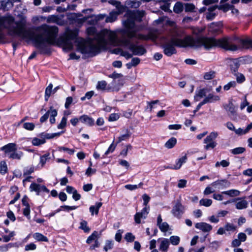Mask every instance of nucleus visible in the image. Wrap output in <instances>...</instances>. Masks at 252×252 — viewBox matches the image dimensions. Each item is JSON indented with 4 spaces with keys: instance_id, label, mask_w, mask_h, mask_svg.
<instances>
[{
    "instance_id": "f257e3e1",
    "label": "nucleus",
    "mask_w": 252,
    "mask_h": 252,
    "mask_svg": "<svg viewBox=\"0 0 252 252\" xmlns=\"http://www.w3.org/2000/svg\"><path fill=\"white\" fill-rule=\"evenodd\" d=\"M3 29L7 30L9 35H17L22 39L32 40L42 54L50 52L49 45L56 43L59 32L57 26L47 25L37 28L35 32L31 29H27L26 21L24 19L15 22L13 17L10 15L0 16V40L5 36Z\"/></svg>"
},
{
    "instance_id": "f03ea898",
    "label": "nucleus",
    "mask_w": 252,
    "mask_h": 252,
    "mask_svg": "<svg viewBox=\"0 0 252 252\" xmlns=\"http://www.w3.org/2000/svg\"><path fill=\"white\" fill-rule=\"evenodd\" d=\"M87 33L89 35H93L87 41L82 38L77 37L76 31L67 29L64 35L58 39V44L63 50L68 51L73 48L72 41L75 39L77 50L83 54H87L89 57H94L98 54L101 48L105 47L108 43L116 45L118 43V38L115 32L103 30L99 32H96L95 27H91L87 29Z\"/></svg>"
},
{
    "instance_id": "7ed1b4c3",
    "label": "nucleus",
    "mask_w": 252,
    "mask_h": 252,
    "mask_svg": "<svg viewBox=\"0 0 252 252\" xmlns=\"http://www.w3.org/2000/svg\"><path fill=\"white\" fill-rule=\"evenodd\" d=\"M203 28H195L192 31V34L194 37L190 35H187L183 38L187 47H200L202 46L207 50L219 46L222 48L232 51H235L238 49L237 45L235 44L236 43V39L233 37H224L219 40L214 38L206 37L202 35L204 31Z\"/></svg>"
},
{
    "instance_id": "20e7f679",
    "label": "nucleus",
    "mask_w": 252,
    "mask_h": 252,
    "mask_svg": "<svg viewBox=\"0 0 252 252\" xmlns=\"http://www.w3.org/2000/svg\"><path fill=\"white\" fill-rule=\"evenodd\" d=\"M127 19L125 21L126 29L122 31V35L134 37L136 35L135 21H141L145 15L144 11L128 10L126 13Z\"/></svg>"
},
{
    "instance_id": "39448f33",
    "label": "nucleus",
    "mask_w": 252,
    "mask_h": 252,
    "mask_svg": "<svg viewBox=\"0 0 252 252\" xmlns=\"http://www.w3.org/2000/svg\"><path fill=\"white\" fill-rule=\"evenodd\" d=\"M181 38L182 34L179 32L176 31L172 33L170 39L166 41L162 45L164 54L170 57L177 53L176 47H187V45Z\"/></svg>"
},
{
    "instance_id": "423d86ee",
    "label": "nucleus",
    "mask_w": 252,
    "mask_h": 252,
    "mask_svg": "<svg viewBox=\"0 0 252 252\" xmlns=\"http://www.w3.org/2000/svg\"><path fill=\"white\" fill-rule=\"evenodd\" d=\"M122 39H118V43L116 45H121L131 51L133 55L141 56L146 53V49L142 45L137 46L132 42L135 37H129L128 36L122 35Z\"/></svg>"
},
{
    "instance_id": "0eeeda50",
    "label": "nucleus",
    "mask_w": 252,
    "mask_h": 252,
    "mask_svg": "<svg viewBox=\"0 0 252 252\" xmlns=\"http://www.w3.org/2000/svg\"><path fill=\"white\" fill-rule=\"evenodd\" d=\"M0 150L4 152L5 156L9 158L20 160L23 155L21 151L17 150L16 145L15 143H9L1 148Z\"/></svg>"
},
{
    "instance_id": "6e6552de",
    "label": "nucleus",
    "mask_w": 252,
    "mask_h": 252,
    "mask_svg": "<svg viewBox=\"0 0 252 252\" xmlns=\"http://www.w3.org/2000/svg\"><path fill=\"white\" fill-rule=\"evenodd\" d=\"M218 135L217 132H212L204 139V143L206 144L204 147L205 149H213L216 146L217 143L215 140Z\"/></svg>"
},
{
    "instance_id": "1a4fd4ad",
    "label": "nucleus",
    "mask_w": 252,
    "mask_h": 252,
    "mask_svg": "<svg viewBox=\"0 0 252 252\" xmlns=\"http://www.w3.org/2000/svg\"><path fill=\"white\" fill-rule=\"evenodd\" d=\"M185 207L182 204L180 200H177L173 207L171 212L176 218L180 219L185 212Z\"/></svg>"
},
{
    "instance_id": "9d476101",
    "label": "nucleus",
    "mask_w": 252,
    "mask_h": 252,
    "mask_svg": "<svg viewBox=\"0 0 252 252\" xmlns=\"http://www.w3.org/2000/svg\"><path fill=\"white\" fill-rule=\"evenodd\" d=\"M223 107L227 111L228 115L232 120H235L237 117V114L236 110V107L232 102V100H229L228 104L223 105Z\"/></svg>"
},
{
    "instance_id": "9b49d317",
    "label": "nucleus",
    "mask_w": 252,
    "mask_h": 252,
    "mask_svg": "<svg viewBox=\"0 0 252 252\" xmlns=\"http://www.w3.org/2000/svg\"><path fill=\"white\" fill-rule=\"evenodd\" d=\"M149 207L145 206L141 212L137 213L134 216V220L136 223L139 224L141 222V218H145L149 212Z\"/></svg>"
},
{
    "instance_id": "f8f14e48",
    "label": "nucleus",
    "mask_w": 252,
    "mask_h": 252,
    "mask_svg": "<svg viewBox=\"0 0 252 252\" xmlns=\"http://www.w3.org/2000/svg\"><path fill=\"white\" fill-rule=\"evenodd\" d=\"M213 186H219V189L226 188L230 186V183L227 180H219L212 183Z\"/></svg>"
},
{
    "instance_id": "ddd939ff",
    "label": "nucleus",
    "mask_w": 252,
    "mask_h": 252,
    "mask_svg": "<svg viewBox=\"0 0 252 252\" xmlns=\"http://www.w3.org/2000/svg\"><path fill=\"white\" fill-rule=\"evenodd\" d=\"M195 227L203 232H209L212 229V226L205 222H198L195 224Z\"/></svg>"
},
{
    "instance_id": "4468645a",
    "label": "nucleus",
    "mask_w": 252,
    "mask_h": 252,
    "mask_svg": "<svg viewBox=\"0 0 252 252\" xmlns=\"http://www.w3.org/2000/svg\"><path fill=\"white\" fill-rule=\"evenodd\" d=\"M136 39H142L144 40H147L151 39L155 40L157 39V36L153 33H150L148 35H144L142 34H138L136 32V35L134 36Z\"/></svg>"
},
{
    "instance_id": "2eb2a0df",
    "label": "nucleus",
    "mask_w": 252,
    "mask_h": 252,
    "mask_svg": "<svg viewBox=\"0 0 252 252\" xmlns=\"http://www.w3.org/2000/svg\"><path fill=\"white\" fill-rule=\"evenodd\" d=\"M222 24L221 22L212 23L209 26V31L213 33H217L221 29Z\"/></svg>"
},
{
    "instance_id": "dca6fc26",
    "label": "nucleus",
    "mask_w": 252,
    "mask_h": 252,
    "mask_svg": "<svg viewBox=\"0 0 252 252\" xmlns=\"http://www.w3.org/2000/svg\"><path fill=\"white\" fill-rule=\"evenodd\" d=\"M236 39V43L240 44L242 47L252 48V40L249 39H240L238 37H235Z\"/></svg>"
},
{
    "instance_id": "f3484780",
    "label": "nucleus",
    "mask_w": 252,
    "mask_h": 252,
    "mask_svg": "<svg viewBox=\"0 0 252 252\" xmlns=\"http://www.w3.org/2000/svg\"><path fill=\"white\" fill-rule=\"evenodd\" d=\"M79 121L89 126H92L94 124V120L88 115H84L79 117Z\"/></svg>"
},
{
    "instance_id": "a211bd4d",
    "label": "nucleus",
    "mask_w": 252,
    "mask_h": 252,
    "mask_svg": "<svg viewBox=\"0 0 252 252\" xmlns=\"http://www.w3.org/2000/svg\"><path fill=\"white\" fill-rule=\"evenodd\" d=\"M122 13H120L119 10H117L116 11H112L109 13V15L106 18L105 21L106 22H113L116 20L117 16L119 15Z\"/></svg>"
},
{
    "instance_id": "6ab92c4d",
    "label": "nucleus",
    "mask_w": 252,
    "mask_h": 252,
    "mask_svg": "<svg viewBox=\"0 0 252 252\" xmlns=\"http://www.w3.org/2000/svg\"><path fill=\"white\" fill-rule=\"evenodd\" d=\"M108 2L115 6L117 10H119L120 13H123L125 11V7L121 4L120 1L115 0H109Z\"/></svg>"
},
{
    "instance_id": "aec40b11",
    "label": "nucleus",
    "mask_w": 252,
    "mask_h": 252,
    "mask_svg": "<svg viewBox=\"0 0 252 252\" xmlns=\"http://www.w3.org/2000/svg\"><path fill=\"white\" fill-rule=\"evenodd\" d=\"M220 100V97L214 95L212 94H209L202 101L204 104L207 103H212Z\"/></svg>"
},
{
    "instance_id": "412c9836",
    "label": "nucleus",
    "mask_w": 252,
    "mask_h": 252,
    "mask_svg": "<svg viewBox=\"0 0 252 252\" xmlns=\"http://www.w3.org/2000/svg\"><path fill=\"white\" fill-rule=\"evenodd\" d=\"M240 66L239 62L237 59H234L230 62V67L232 73H235Z\"/></svg>"
},
{
    "instance_id": "4be33fe9",
    "label": "nucleus",
    "mask_w": 252,
    "mask_h": 252,
    "mask_svg": "<svg viewBox=\"0 0 252 252\" xmlns=\"http://www.w3.org/2000/svg\"><path fill=\"white\" fill-rule=\"evenodd\" d=\"M169 246V241L168 239L164 238L161 242L159 250L163 252H167Z\"/></svg>"
},
{
    "instance_id": "5701e85b",
    "label": "nucleus",
    "mask_w": 252,
    "mask_h": 252,
    "mask_svg": "<svg viewBox=\"0 0 252 252\" xmlns=\"http://www.w3.org/2000/svg\"><path fill=\"white\" fill-rule=\"evenodd\" d=\"M102 205V203L101 202H97L95 203V205L91 206L89 209L92 215H94V212L95 215H97L99 209L101 207Z\"/></svg>"
},
{
    "instance_id": "b1692460",
    "label": "nucleus",
    "mask_w": 252,
    "mask_h": 252,
    "mask_svg": "<svg viewBox=\"0 0 252 252\" xmlns=\"http://www.w3.org/2000/svg\"><path fill=\"white\" fill-rule=\"evenodd\" d=\"M187 159V157L186 155H185V156L182 157L181 158H179L177 160L176 165L173 166L174 169V170L179 169L181 167L182 164L184 163H185L186 162Z\"/></svg>"
},
{
    "instance_id": "393cba45",
    "label": "nucleus",
    "mask_w": 252,
    "mask_h": 252,
    "mask_svg": "<svg viewBox=\"0 0 252 252\" xmlns=\"http://www.w3.org/2000/svg\"><path fill=\"white\" fill-rule=\"evenodd\" d=\"M184 9V5L182 2L178 1L177 2L173 8V11L176 13H181Z\"/></svg>"
},
{
    "instance_id": "a878e982",
    "label": "nucleus",
    "mask_w": 252,
    "mask_h": 252,
    "mask_svg": "<svg viewBox=\"0 0 252 252\" xmlns=\"http://www.w3.org/2000/svg\"><path fill=\"white\" fill-rule=\"evenodd\" d=\"M177 143L175 137H171L165 144V147L168 149H171L174 147Z\"/></svg>"
},
{
    "instance_id": "bb28decb",
    "label": "nucleus",
    "mask_w": 252,
    "mask_h": 252,
    "mask_svg": "<svg viewBox=\"0 0 252 252\" xmlns=\"http://www.w3.org/2000/svg\"><path fill=\"white\" fill-rule=\"evenodd\" d=\"M53 85L50 83L48 86L46 88L45 92V100L46 101L48 100L49 97L51 96L52 93H53Z\"/></svg>"
},
{
    "instance_id": "cd10ccee",
    "label": "nucleus",
    "mask_w": 252,
    "mask_h": 252,
    "mask_svg": "<svg viewBox=\"0 0 252 252\" xmlns=\"http://www.w3.org/2000/svg\"><path fill=\"white\" fill-rule=\"evenodd\" d=\"M50 122L51 124H53L55 123L56 120L55 117L57 115V111L53 109V106L50 107Z\"/></svg>"
},
{
    "instance_id": "c85d7f7f",
    "label": "nucleus",
    "mask_w": 252,
    "mask_h": 252,
    "mask_svg": "<svg viewBox=\"0 0 252 252\" xmlns=\"http://www.w3.org/2000/svg\"><path fill=\"white\" fill-rule=\"evenodd\" d=\"M98 237V232L94 231L93 233L88 238L86 242L88 244H91L93 241L97 240Z\"/></svg>"
},
{
    "instance_id": "c756f323",
    "label": "nucleus",
    "mask_w": 252,
    "mask_h": 252,
    "mask_svg": "<svg viewBox=\"0 0 252 252\" xmlns=\"http://www.w3.org/2000/svg\"><path fill=\"white\" fill-rule=\"evenodd\" d=\"M221 193L233 197L238 196L240 194V191L236 189H231L227 191H222Z\"/></svg>"
},
{
    "instance_id": "7c9ffc66",
    "label": "nucleus",
    "mask_w": 252,
    "mask_h": 252,
    "mask_svg": "<svg viewBox=\"0 0 252 252\" xmlns=\"http://www.w3.org/2000/svg\"><path fill=\"white\" fill-rule=\"evenodd\" d=\"M195 9V6L193 3H187L185 4V11L186 12H193Z\"/></svg>"
},
{
    "instance_id": "2f4dec72",
    "label": "nucleus",
    "mask_w": 252,
    "mask_h": 252,
    "mask_svg": "<svg viewBox=\"0 0 252 252\" xmlns=\"http://www.w3.org/2000/svg\"><path fill=\"white\" fill-rule=\"evenodd\" d=\"M248 205V202L245 200H242L237 202L236 207L238 209H243L246 208Z\"/></svg>"
},
{
    "instance_id": "473e14b6",
    "label": "nucleus",
    "mask_w": 252,
    "mask_h": 252,
    "mask_svg": "<svg viewBox=\"0 0 252 252\" xmlns=\"http://www.w3.org/2000/svg\"><path fill=\"white\" fill-rule=\"evenodd\" d=\"M34 238L38 241L48 242V238L41 233H35L34 234Z\"/></svg>"
},
{
    "instance_id": "72a5a7b5",
    "label": "nucleus",
    "mask_w": 252,
    "mask_h": 252,
    "mask_svg": "<svg viewBox=\"0 0 252 252\" xmlns=\"http://www.w3.org/2000/svg\"><path fill=\"white\" fill-rule=\"evenodd\" d=\"M231 5L229 3H225V4H220V5H218V9L219 10H222L224 12H226L230 9Z\"/></svg>"
},
{
    "instance_id": "f704fd0d",
    "label": "nucleus",
    "mask_w": 252,
    "mask_h": 252,
    "mask_svg": "<svg viewBox=\"0 0 252 252\" xmlns=\"http://www.w3.org/2000/svg\"><path fill=\"white\" fill-rule=\"evenodd\" d=\"M126 3L127 5H130V3H132V4L130 6V7L137 8L140 6L141 1L140 0H128L126 1Z\"/></svg>"
},
{
    "instance_id": "c9c22d12",
    "label": "nucleus",
    "mask_w": 252,
    "mask_h": 252,
    "mask_svg": "<svg viewBox=\"0 0 252 252\" xmlns=\"http://www.w3.org/2000/svg\"><path fill=\"white\" fill-rule=\"evenodd\" d=\"M131 135L130 132L128 130H126V133L125 134H123L121 136L119 137L118 140L117 142V144L121 142L122 141L126 140L129 139Z\"/></svg>"
},
{
    "instance_id": "e433bc0d",
    "label": "nucleus",
    "mask_w": 252,
    "mask_h": 252,
    "mask_svg": "<svg viewBox=\"0 0 252 252\" xmlns=\"http://www.w3.org/2000/svg\"><path fill=\"white\" fill-rule=\"evenodd\" d=\"M206 91H207L206 89H203L200 90L198 91V93L196 94V95L194 96L195 99L196 101H198L199 100L197 98L198 97L202 98L204 96H205L206 95V93H207Z\"/></svg>"
},
{
    "instance_id": "4c0bfd02",
    "label": "nucleus",
    "mask_w": 252,
    "mask_h": 252,
    "mask_svg": "<svg viewBox=\"0 0 252 252\" xmlns=\"http://www.w3.org/2000/svg\"><path fill=\"white\" fill-rule=\"evenodd\" d=\"M30 189L31 191H36L37 194H39V193L41 191L40 185L34 183L30 185Z\"/></svg>"
},
{
    "instance_id": "58836bf2",
    "label": "nucleus",
    "mask_w": 252,
    "mask_h": 252,
    "mask_svg": "<svg viewBox=\"0 0 252 252\" xmlns=\"http://www.w3.org/2000/svg\"><path fill=\"white\" fill-rule=\"evenodd\" d=\"M216 72L214 71H210L206 72L204 75V79L205 80H210L215 77Z\"/></svg>"
},
{
    "instance_id": "ea45409f",
    "label": "nucleus",
    "mask_w": 252,
    "mask_h": 252,
    "mask_svg": "<svg viewBox=\"0 0 252 252\" xmlns=\"http://www.w3.org/2000/svg\"><path fill=\"white\" fill-rule=\"evenodd\" d=\"M245 148L238 147L231 150V153L233 155H238L243 153L244 152H245Z\"/></svg>"
},
{
    "instance_id": "a19ab883",
    "label": "nucleus",
    "mask_w": 252,
    "mask_h": 252,
    "mask_svg": "<svg viewBox=\"0 0 252 252\" xmlns=\"http://www.w3.org/2000/svg\"><path fill=\"white\" fill-rule=\"evenodd\" d=\"M79 228L83 230L85 233H88L90 231V228L87 226V222L86 220H82L80 222Z\"/></svg>"
},
{
    "instance_id": "79ce46f5",
    "label": "nucleus",
    "mask_w": 252,
    "mask_h": 252,
    "mask_svg": "<svg viewBox=\"0 0 252 252\" xmlns=\"http://www.w3.org/2000/svg\"><path fill=\"white\" fill-rule=\"evenodd\" d=\"M200 205L205 207H209L211 205L212 201L210 199H202L199 201Z\"/></svg>"
},
{
    "instance_id": "37998d69",
    "label": "nucleus",
    "mask_w": 252,
    "mask_h": 252,
    "mask_svg": "<svg viewBox=\"0 0 252 252\" xmlns=\"http://www.w3.org/2000/svg\"><path fill=\"white\" fill-rule=\"evenodd\" d=\"M45 140L44 139H38V138H34L32 140V144L34 146H39L45 143Z\"/></svg>"
},
{
    "instance_id": "c03bdc74",
    "label": "nucleus",
    "mask_w": 252,
    "mask_h": 252,
    "mask_svg": "<svg viewBox=\"0 0 252 252\" xmlns=\"http://www.w3.org/2000/svg\"><path fill=\"white\" fill-rule=\"evenodd\" d=\"M170 0H164L163 2H164V4L160 6V8L164 10L165 12H168L170 10L169 9V6L170 3L169 2V1Z\"/></svg>"
},
{
    "instance_id": "a18cd8bd",
    "label": "nucleus",
    "mask_w": 252,
    "mask_h": 252,
    "mask_svg": "<svg viewBox=\"0 0 252 252\" xmlns=\"http://www.w3.org/2000/svg\"><path fill=\"white\" fill-rule=\"evenodd\" d=\"M7 170L6 162L4 161H1L0 163V172L4 174L6 173Z\"/></svg>"
},
{
    "instance_id": "49530a36",
    "label": "nucleus",
    "mask_w": 252,
    "mask_h": 252,
    "mask_svg": "<svg viewBox=\"0 0 252 252\" xmlns=\"http://www.w3.org/2000/svg\"><path fill=\"white\" fill-rule=\"evenodd\" d=\"M50 154L46 153L45 155L40 157V163L41 164L42 166H43L45 164L47 159L50 158Z\"/></svg>"
},
{
    "instance_id": "de8ad7c7",
    "label": "nucleus",
    "mask_w": 252,
    "mask_h": 252,
    "mask_svg": "<svg viewBox=\"0 0 252 252\" xmlns=\"http://www.w3.org/2000/svg\"><path fill=\"white\" fill-rule=\"evenodd\" d=\"M180 240V238L177 236H172L170 238V241L173 245H178Z\"/></svg>"
},
{
    "instance_id": "09e8293b",
    "label": "nucleus",
    "mask_w": 252,
    "mask_h": 252,
    "mask_svg": "<svg viewBox=\"0 0 252 252\" xmlns=\"http://www.w3.org/2000/svg\"><path fill=\"white\" fill-rule=\"evenodd\" d=\"M234 75L236 76L237 82L239 83H242L245 80L244 75L241 73H235Z\"/></svg>"
},
{
    "instance_id": "8fccbe9b",
    "label": "nucleus",
    "mask_w": 252,
    "mask_h": 252,
    "mask_svg": "<svg viewBox=\"0 0 252 252\" xmlns=\"http://www.w3.org/2000/svg\"><path fill=\"white\" fill-rule=\"evenodd\" d=\"M162 232H167L169 229V225L166 222H164L158 226Z\"/></svg>"
},
{
    "instance_id": "3c124183",
    "label": "nucleus",
    "mask_w": 252,
    "mask_h": 252,
    "mask_svg": "<svg viewBox=\"0 0 252 252\" xmlns=\"http://www.w3.org/2000/svg\"><path fill=\"white\" fill-rule=\"evenodd\" d=\"M98 22L95 15H91L89 16V20H88V23L90 25H94L97 24Z\"/></svg>"
},
{
    "instance_id": "603ef678",
    "label": "nucleus",
    "mask_w": 252,
    "mask_h": 252,
    "mask_svg": "<svg viewBox=\"0 0 252 252\" xmlns=\"http://www.w3.org/2000/svg\"><path fill=\"white\" fill-rule=\"evenodd\" d=\"M67 118L64 116L62 118L61 123L58 125V128L59 129H63L66 126Z\"/></svg>"
},
{
    "instance_id": "864d4df0",
    "label": "nucleus",
    "mask_w": 252,
    "mask_h": 252,
    "mask_svg": "<svg viewBox=\"0 0 252 252\" xmlns=\"http://www.w3.org/2000/svg\"><path fill=\"white\" fill-rule=\"evenodd\" d=\"M113 241L110 240H107L106 241L105 245L104 247V250L107 252L108 250L112 249L113 248Z\"/></svg>"
},
{
    "instance_id": "5fc2aeb1",
    "label": "nucleus",
    "mask_w": 252,
    "mask_h": 252,
    "mask_svg": "<svg viewBox=\"0 0 252 252\" xmlns=\"http://www.w3.org/2000/svg\"><path fill=\"white\" fill-rule=\"evenodd\" d=\"M135 237L131 233H127L125 237V239L128 242H133Z\"/></svg>"
},
{
    "instance_id": "6e6d98bb",
    "label": "nucleus",
    "mask_w": 252,
    "mask_h": 252,
    "mask_svg": "<svg viewBox=\"0 0 252 252\" xmlns=\"http://www.w3.org/2000/svg\"><path fill=\"white\" fill-rule=\"evenodd\" d=\"M107 83L105 81H99L96 86L98 90H104L106 87Z\"/></svg>"
},
{
    "instance_id": "4d7b16f0",
    "label": "nucleus",
    "mask_w": 252,
    "mask_h": 252,
    "mask_svg": "<svg viewBox=\"0 0 252 252\" xmlns=\"http://www.w3.org/2000/svg\"><path fill=\"white\" fill-rule=\"evenodd\" d=\"M224 228L227 231H234L236 229V227L232 223H227L224 226Z\"/></svg>"
},
{
    "instance_id": "13d9d810",
    "label": "nucleus",
    "mask_w": 252,
    "mask_h": 252,
    "mask_svg": "<svg viewBox=\"0 0 252 252\" xmlns=\"http://www.w3.org/2000/svg\"><path fill=\"white\" fill-rule=\"evenodd\" d=\"M236 83L235 81H231L223 87V89L225 91H228L231 87H233V88L235 87L236 86Z\"/></svg>"
},
{
    "instance_id": "bf43d9fd",
    "label": "nucleus",
    "mask_w": 252,
    "mask_h": 252,
    "mask_svg": "<svg viewBox=\"0 0 252 252\" xmlns=\"http://www.w3.org/2000/svg\"><path fill=\"white\" fill-rule=\"evenodd\" d=\"M34 125L32 123H25L23 125V127L27 130H32L34 128Z\"/></svg>"
},
{
    "instance_id": "052dcab7",
    "label": "nucleus",
    "mask_w": 252,
    "mask_h": 252,
    "mask_svg": "<svg viewBox=\"0 0 252 252\" xmlns=\"http://www.w3.org/2000/svg\"><path fill=\"white\" fill-rule=\"evenodd\" d=\"M217 14L214 12H207L206 13V18L209 21L213 20L216 16Z\"/></svg>"
},
{
    "instance_id": "680f3d73",
    "label": "nucleus",
    "mask_w": 252,
    "mask_h": 252,
    "mask_svg": "<svg viewBox=\"0 0 252 252\" xmlns=\"http://www.w3.org/2000/svg\"><path fill=\"white\" fill-rule=\"evenodd\" d=\"M117 143L115 145L114 144V141H113L112 143L109 146L108 149L106 151V152L105 153V155H108L110 152H113L117 145Z\"/></svg>"
},
{
    "instance_id": "e2e57ef3",
    "label": "nucleus",
    "mask_w": 252,
    "mask_h": 252,
    "mask_svg": "<svg viewBox=\"0 0 252 252\" xmlns=\"http://www.w3.org/2000/svg\"><path fill=\"white\" fill-rule=\"evenodd\" d=\"M51 110L50 109L40 119V122L41 123H43L47 121L48 119L49 115L50 114Z\"/></svg>"
},
{
    "instance_id": "0e129e2a",
    "label": "nucleus",
    "mask_w": 252,
    "mask_h": 252,
    "mask_svg": "<svg viewBox=\"0 0 252 252\" xmlns=\"http://www.w3.org/2000/svg\"><path fill=\"white\" fill-rule=\"evenodd\" d=\"M36 248V246L34 243H30L29 244L25 246V250L26 251L30 250H34Z\"/></svg>"
},
{
    "instance_id": "69168bd1",
    "label": "nucleus",
    "mask_w": 252,
    "mask_h": 252,
    "mask_svg": "<svg viewBox=\"0 0 252 252\" xmlns=\"http://www.w3.org/2000/svg\"><path fill=\"white\" fill-rule=\"evenodd\" d=\"M123 74L121 73H116V72H114L112 74L108 75V77L109 78H113L114 79L122 78L123 77Z\"/></svg>"
},
{
    "instance_id": "338daca9",
    "label": "nucleus",
    "mask_w": 252,
    "mask_h": 252,
    "mask_svg": "<svg viewBox=\"0 0 252 252\" xmlns=\"http://www.w3.org/2000/svg\"><path fill=\"white\" fill-rule=\"evenodd\" d=\"M94 94V92L93 91L88 92L86 94L85 96L82 97L81 98V100L82 101H84L86 99V98L89 99L92 97V96Z\"/></svg>"
},
{
    "instance_id": "774afa93",
    "label": "nucleus",
    "mask_w": 252,
    "mask_h": 252,
    "mask_svg": "<svg viewBox=\"0 0 252 252\" xmlns=\"http://www.w3.org/2000/svg\"><path fill=\"white\" fill-rule=\"evenodd\" d=\"M73 101V98L71 96L67 97L66 99V101L65 103V107L67 109L70 107V104L72 103Z\"/></svg>"
}]
</instances>
